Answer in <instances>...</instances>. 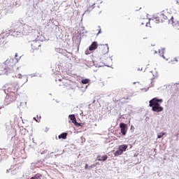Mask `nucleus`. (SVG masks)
<instances>
[{"mask_svg": "<svg viewBox=\"0 0 179 179\" xmlns=\"http://www.w3.org/2000/svg\"><path fill=\"white\" fill-rule=\"evenodd\" d=\"M162 103H163L162 99H157V97H155L150 100L149 106L152 107V110L155 113H162V111L164 110L163 106H160Z\"/></svg>", "mask_w": 179, "mask_h": 179, "instance_id": "f257e3e1", "label": "nucleus"}, {"mask_svg": "<svg viewBox=\"0 0 179 179\" xmlns=\"http://www.w3.org/2000/svg\"><path fill=\"white\" fill-rule=\"evenodd\" d=\"M169 17H170V15H169V13H161L152 20H150L149 23H164V22H167V20H169Z\"/></svg>", "mask_w": 179, "mask_h": 179, "instance_id": "f03ea898", "label": "nucleus"}, {"mask_svg": "<svg viewBox=\"0 0 179 179\" xmlns=\"http://www.w3.org/2000/svg\"><path fill=\"white\" fill-rule=\"evenodd\" d=\"M128 149V145H120L118 148V150L115 152V156H120L124 153Z\"/></svg>", "mask_w": 179, "mask_h": 179, "instance_id": "7ed1b4c3", "label": "nucleus"}, {"mask_svg": "<svg viewBox=\"0 0 179 179\" xmlns=\"http://www.w3.org/2000/svg\"><path fill=\"white\" fill-rule=\"evenodd\" d=\"M120 128L122 135H123V136H125V135H127V132H128V124L125 123H120Z\"/></svg>", "mask_w": 179, "mask_h": 179, "instance_id": "20e7f679", "label": "nucleus"}, {"mask_svg": "<svg viewBox=\"0 0 179 179\" xmlns=\"http://www.w3.org/2000/svg\"><path fill=\"white\" fill-rule=\"evenodd\" d=\"M31 48L34 50V51H36L37 50L40 49V47H41V43L40 41H34L31 43Z\"/></svg>", "mask_w": 179, "mask_h": 179, "instance_id": "39448f33", "label": "nucleus"}, {"mask_svg": "<svg viewBox=\"0 0 179 179\" xmlns=\"http://www.w3.org/2000/svg\"><path fill=\"white\" fill-rule=\"evenodd\" d=\"M69 117L71 121H72L73 124H74L76 127H81L83 128L84 125L83 123H78V122H76V117H75V115H70Z\"/></svg>", "mask_w": 179, "mask_h": 179, "instance_id": "423d86ee", "label": "nucleus"}, {"mask_svg": "<svg viewBox=\"0 0 179 179\" xmlns=\"http://www.w3.org/2000/svg\"><path fill=\"white\" fill-rule=\"evenodd\" d=\"M107 52H108V45H103L99 48V53L101 55H106V54H107Z\"/></svg>", "mask_w": 179, "mask_h": 179, "instance_id": "0eeeda50", "label": "nucleus"}, {"mask_svg": "<svg viewBox=\"0 0 179 179\" xmlns=\"http://www.w3.org/2000/svg\"><path fill=\"white\" fill-rule=\"evenodd\" d=\"M159 55H161L164 58V59H166V61H169V59H170V58L166 57V51L164 50V49L159 50Z\"/></svg>", "mask_w": 179, "mask_h": 179, "instance_id": "6e6552de", "label": "nucleus"}, {"mask_svg": "<svg viewBox=\"0 0 179 179\" xmlns=\"http://www.w3.org/2000/svg\"><path fill=\"white\" fill-rule=\"evenodd\" d=\"M97 42H93L92 45L89 47V51H94V50H97Z\"/></svg>", "mask_w": 179, "mask_h": 179, "instance_id": "1a4fd4ad", "label": "nucleus"}, {"mask_svg": "<svg viewBox=\"0 0 179 179\" xmlns=\"http://www.w3.org/2000/svg\"><path fill=\"white\" fill-rule=\"evenodd\" d=\"M107 159H108V157H107V155H98L97 156V160L99 162H106V160H107Z\"/></svg>", "mask_w": 179, "mask_h": 179, "instance_id": "9d476101", "label": "nucleus"}, {"mask_svg": "<svg viewBox=\"0 0 179 179\" xmlns=\"http://www.w3.org/2000/svg\"><path fill=\"white\" fill-rule=\"evenodd\" d=\"M59 139H66L68 138V133H62L58 136Z\"/></svg>", "mask_w": 179, "mask_h": 179, "instance_id": "9b49d317", "label": "nucleus"}, {"mask_svg": "<svg viewBox=\"0 0 179 179\" xmlns=\"http://www.w3.org/2000/svg\"><path fill=\"white\" fill-rule=\"evenodd\" d=\"M42 176L40 173H36L34 176L31 177L30 179H40Z\"/></svg>", "mask_w": 179, "mask_h": 179, "instance_id": "f8f14e48", "label": "nucleus"}, {"mask_svg": "<svg viewBox=\"0 0 179 179\" xmlns=\"http://www.w3.org/2000/svg\"><path fill=\"white\" fill-rule=\"evenodd\" d=\"M14 36L15 37H20V36H22V32L17 31L14 32Z\"/></svg>", "mask_w": 179, "mask_h": 179, "instance_id": "ddd939ff", "label": "nucleus"}, {"mask_svg": "<svg viewBox=\"0 0 179 179\" xmlns=\"http://www.w3.org/2000/svg\"><path fill=\"white\" fill-rule=\"evenodd\" d=\"M82 83L83 85H87V83H89L90 82V80L87 79V78H85L84 80H82Z\"/></svg>", "mask_w": 179, "mask_h": 179, "instance_id": "4468645a", "label": "nucleus"}, {"mask_svg": "<svg viewBox=\"0 0 179 179\" xmlns=\"http://www.w3.org/2000/svg\"><path fill=\"white\" fill-rule=\"evenodd\" d=\"M34 120L36 121V122H40V120H41V115H37V120L36 117H34Z\"/></svg>", "mask_w": 179, "mask_h": 179, "instance_id": "2eb2a0df", "label": "nucleus"}, {"mask_svg": "<svg viewBox=\"0 0 179 179\" xmlns=\"http://www.w3.org/2000/svg\"><path fill=\"white\" fill-rule=\"evenodd\" d=\"M166 135V133H159L157 135V138L160 139L162 136H164Z\"/></svg>", "mask_w": 179, "mask_h": 179, "instance_id": "dca6fc26", "label": "nucleus"}, {"mask_svg": "<svg viewBox=\"0 0 179 179\" xmlns=\"http://www.w3.org/2000/svg\"><path fill=\"white\" fill-rule=\"evenodd\" d=\"M145 24V26L147 27H152L151 26H150V23H149V21H148V22H142L141 23V24Z\"/></svg>", "mask_w": 179, "mask_h": 179, "instance_id": "f3484780", "label": "nucleus"}, {"mask_svg": "<svg viewBox=\"0 0 179 179\" xmlns=\"http://www.w3.org/2000/svg\"><path fill=\"white\" fill-rule=\"evenodd\" d=\"M94 8V4L92 5L91 6H90V7L88 8V10H89V11L93 10Z\"/></svg>", "mask_w": 179, "mask_h": 179, "instance_id": "a211bd4d", "label": "nucleus"}, {"mask_svg": "<svg viewBox=\"0 0 179 179\" xmlns=\"http://www.w3.org/2000/svg\"><path fill=\"white\" fill-rule=\"evenodd\" d=\"M98 28H99V29H98L99 31H98V34H100V33H101V28L100 26H99Z\"/></svg>", "mask_w": 179, "mask_h": 179, "instance_id": "6ab92c4d", "label": "nucleus"}, {"mask_svg": "<svg viewBox=\"0 0 179 179\" xmlns=\"http://www.w3.org/2000/svg\"><path fill=\"white\" fill-rule=\"evenodd\" d=\"M176 62H179V56H178L177 57L174 58Z\"/></svg>", "mask_w": 179, "mask_h": 179, "instance_id": "aec40b11", "label": "nucleus"}, {"mask_svg": "<svg viewBox=\"0 0 179 179\" xmlns=\"http://www.w3.org/2000/svg\"><path fill=\"white\" fill-rule=\"evenodd\" d=\"M93 167H96V164H92L89 166V169H93Z\"/></svg>", "mask_w": 179, "mask_h": 179, "instance_id": "412c9836", "label": "nucleus"}, {"mask_svg": "<svg viewBox=\"0 0 179 179\" xmlns=\"http://www.w3.org/2000/svg\"><path fill=\"white\" fill-rule=\"evenodd\" d=\"M85 170H87L89 169V165L87 164L85 166Z\"/></svg>", "mask_w": 179, "mask_h": 179, "instance_id": "4be33fe9", "label": "nucleus"}, {"mask_svg": "<svg viewBox=\"0 0 179 179\" xmlns=\"http://www.w3.org/2000/svg\"><path fill=\"white\" fill-rule=\"evenodd\" d=\"M171 20L172 23H174V17H171Z\"/></svg>", "mask_w": 179, "mask_h": 179, "instance_id": "5701e85b", "label": "nucleus"}, {"mask_svg": "<svg viewBox=\"0 0 179 179\" xmlns=\"http://www.w3.org/2000/svg\"><path fill=\"white\" fill-rule=\"evenodd\" d=\"M85 54H86V55H89V54H90V52H89V50H86Z\"/></svg>", "mask_w": 179, "mask_h": 179, "instance_id": "b1692460", "label": "nucleus"}, {"mask_svg": "<svg viewBox=\"0 0 179 179\" xmlns=\"http://www.w3.org/2000/svg\"><path fill=\"white\" fill-rule=\"evenodd\" d=\"M149 73H150V75H152V72H150Z\"/></svg>", "mask_w": 179, "mask_h": 179, "instance_id": "393cba45", "label": "nucleus"}, {"mask_svg": "<svg viewBox=\"0 0 179 179\" xmlns=\"http://www.w3.org/2000/svg\"><path fill=\"white\" fill-rule=\"evenodd\" d=\"M0 75H2V73H1V72H0Z\"/></svg>", "mask_w": 179, "mask_h": 179, "instance_id": "a878e982", "label": "nucleus"}, {"mask_svg": "<svg viewBox=\"0 0 179 179\" xmlns=\"http://www.w3.org/2000/svg\"><path fill=\"white\" fill-rule=\"evenodd\" d=\"M171 62H173V61H174V60H173V59H171Z\"/></svg>", "mask_w": 179, "mask_h": 179, "instance_id": "bb28decb", "label": "nucleus"}, {"mask_svg": "<svg viewBox=\"0 0 179 179\" xmlns=\"http://www.w3.org/2000/svg\"><path fill=\"white\" fill-rule=\"evenodd\" d=\"M0 69H2V67H0Z\"/></svg>", "mask_w": 179, "mask_h": 179, "instance_id": "cd10ccee", "label": "nucleus"}]
</instances>
